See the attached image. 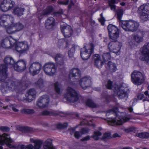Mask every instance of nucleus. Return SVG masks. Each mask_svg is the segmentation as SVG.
<instances>
[{
	"label": "nucleus",
	"mask_w": 149,
	"mask_h": 149,
	"mask_svg": "<svg viewBox=\"0 0 149 149\" xmlns=\"http://www.w3.org/2000/svg\"><path fill=\"white\" fill-rule=\"evenodd\" d=\"M131 76L132 81L136 85H140L144 81V75L139 71H134L132 72Z\"/></svg>",
	"instance_id": "0eeeda50"
},
{
	"label": "nucleus",
	"mask_w": 149,
	"mask_h": 149,
	"mask_svg": "<svg viewBox=\"0 0 149 149\" xmlns=\"http://www.w3.org/2000/svg\"><path fill=\"white\" fill-rule=\"evenodd\" d=\"M101 60L100 57L98 54H95L93 56V60L94 62Z\"/></svg>",
	"instance_id": "bf43d9fd"
},
{
	"label": "nucleus",
	"mask_w": 149,
	"mask_h": 149,
	"mask_svg": "<svg viewBox=\"0 0 149 149\" xmlns=\"http://www.w3.org/2000/svg\"><path fill=\"white\" fill-rule=\"evenodd\" d=\"M13 141L10 138L8 134L4 133L2 135H0V145H3L6 144L7 146L10 148H18L19 149H26V146L24 145H19L15 147L12 144Z\"/></svg>",
	"instance_id": "7ed1b4c3"
},
{
	"label": "nucleus",
	"mask_w": 149,
	"mask_h": 149,
	"mask_svg": "<svg viewBox=\"0 0 149 149\" xmlns=\"http://www.w3.org/2000/svg\"><path fill=\"white\" fill-rule=\"evenodd\" d=\"M21 112L22 113L28 114H33L34 113V111L33 109H23L21 110Z\"/></svg>",
	"instance_id": "79ce46f5"
},
{
	"label": "nucleus",
	"mask_w": 149,
	"mask_h": 149,
	"mask_svg": "<svg viewBox=\"0 0 149 149\" xmlns=\"http://www.w3.org/2000/svg\"><path fill=\"white\" fill-rule=\"evenodd\" d=\"M122 44L118 41H111L108 45V48L109 51L117 54L120 50Z\"/></svg>",
	"instance_id": "ddd939ff"
},
{
	"label": "nucleus",
	"mask_w": 149,
	"mask_h": 149,
	"mask_svg": "<svg viewBox=\"0 0 149 149\" xmlns=\"http://www.w3.org/2000/svg\"><path fill=\"white\" fill-rule=\"evenodd\" d=\"M119 112L118 111V108L114 107L112 109L109 110L106 114V116H110L111 117L108 118L111 119L108 121L109 125H113L114 124L120 125L123 123L127 121L130 118L126 117H124L123 118H120L118 116V113Z\"/></svg>",
	"instance_id": "f03ea898"
},
{
	"label": "nucleus",
	"mask_w": 149,
	"mask_h": 149,
	"mask_svg": "<svg viewBox=\"0 0 149 149\" xmlns=\"http://www.w3.org/2000/svg\"><path fill=\"white\" fill-rule=\"evenodd\" d=\"M140 14V18L141 20L146 21L149 20L148 13L139 12Z\"/></svg>",
	"instance_id": "c9c22d12"
},
{
	"label": "nucleus",
	"mask_w": 149,
	"mask_h": 149,
	"mask_svg": "<svg viewBox=\"0 0 149 149\" xmlns=\"http://www.w3.org/2000/svg\"><path fill=\"white\" fill-rule=\"evenodd\" d=\"M69 2V0H65L64 1L58 0L57 3L59 4L66 5L68 4Z\"/></svg>",
	"instance_id": "052dcab7"
},
{
	"label": "nucleus",
	"mask_w": 149,
	"mask_h": 149,
	"mask_svg": "<svg viewBox=\"0 0 149 149\" xmlns=\"http://www.w3.org/2000/svg\"><path fill=\"white\" fill-rule=\"evenodd\" d=\"M81 76V71L77 68H74L72 69L70 71L69 77H76V79L79 78Z\"/></svg>",
	"instance_id": "4be33fe9"
},
{
	"label": "nucleus",
	"mask_w": 149,
	"mask_h": 149,
	"mask_svg": "<svg viewBox=\"0 0 149 149\" xmlns=\"http://www.w3.org/2000/svg\"><path fill=\"white\" fill-rule=\"evenodd\" d=\"M139 26V22L132 20L123 21L121 24L122 27L125 31L133 32L136 31Z\"/></svg>",
	"instance_id": "20e7f679"
},
{
	"label": "nucleus",
	"mask_w": 149,
	"mask_h": 149,
	"mask_svg": "<svg viewBox=\"0 0 149 149\" xmlns=\"http://www.w3.org/2000/svg\"><path fill=\"white\" fill-rule=\"evenodd\" d=\"M68 124L67 123L62 124L61 123L58 124L57 125V127L59 128H63L66 127L68 126Z\"/></svg>",
	"instance_id": "e2e57ef3"
},
{
	"label": "nucleus",
	"mask_w": 149,
	"mask_h": 149,
	"mask_svg": "<svg viewBox=\"0 0 149 149\" xmlns=\"http://www.w3.org/2000/svg\"><path fill=\"white\" fill-rule=\"evenodd\" d=\"M79 84L81 87L84 89L90 86L91 84V77L86 76L82 78L79 81Z\"/></svg>",
	"instance_id": "dca6fc26"
},
{
	"label": "nucleus",
	"mask_w": 149,
	"mask_h": 149,
	"mask_svg": "<svg viewBox=\"0 0 149 149\" xmlns=\"http://www.w3.org/2000/svg\"><path fill=\"white\" fill-rule=\"evenodd\" d=\"M24 9L21 7H16L14 10L13 13L17 16H21L23 14Z\"/></svg>",
	"instance_id": "cd10ccee"
},
{
	"label": "nucleus",
	"mask_w": 149,
	"mask_h": 149,
	"mask_svg": "<svg viewBox=\"0 0 149 149\" xmlns=\"http://www.w3.org/2000/svg\"><path fill=\"white\" fill-rule=\"evenodd\" d=\"M56 63L59 65H63L64 63L63 56L61 54H57L54 57Z\"/></svg>",
	"instance_id": "393cba45"
},
{
	"label": "nucleus",
	"mask_w": 149,
	"mask_h": 149,
	"mask_svg": "<svg viewBox=\"0 0 149 149\" xmlns=\"http://www.w3.org/2000/svg\"><path fill=\"white\" fill-rule=\"evenodd\" d=\"M123 11L121 9H118L117 11V17L118 19L120 20L123 14Z\"/></svg>",
	"instance_id": "603ef678"
},
{
	"label": "nucleus",
	"mask_w": 149,
	"mask_h": 149,
	"mask_svg": "<svg viewBox=\"0 0 149 149\" xmlns=\"http://www.w3.org/2000/svg\"><path fill=\"white\" fill-rule=\"evenodd\" d=\"M7 67L6 65L2 64L0 65V81H4L7 78Z\"/></svg>",
	"instance_id": "a211bd4d"
},
{
	"label": "nucleus",
	"mask_w": 149,
	"mask_h": 149,
	"mask_svg": "<svg viewBox=\"0 0 149 149\" xmlns=\"http://www.w3.org/2000/svg\"><path fill=\"white\" fill-rule=\"evenodd\" d=\"M80 132L82 134H85L89 132V130L87 127L83 128L81 129Z\"/></svg>",
	"instance_id": "680f3d73"
},
{
	"label": "nucleus",
	"mask_w": 149,
	"mask_h": 149,
	"mask_svg": "<svg viewBox=\"0 0 149 149\" xmlns=\"http://www.w3.org/2000/svg\"><path fill=\"white\" fill-rule=\"evenodd\" d=\"M27 62L24 59L19 60L14 65L15 70L18 72H22L26 68Z\"/></svg>",
	"instance_id": "2eb2a0df"
},
{
	"label": "nucleus",
	"mask_w": 149,
	"mask_h": 149,
	"mask_svg": "<svg viewBox=\"0 0 149 149\" xmlns=\"http://www.w3.org/2000/svg\"><path fill=\"white\" fill-rule=\"evenodd\" d=\"M43 147L45 149H54L52 144V140L51 139H47L43 143Z\"/></svg>",
	"instance_id": "b1692460"
},
{
	"label": "nucleus",
	"mask_w": 149,
	"mask_h": 149,
	"mask_svg": "<svg viewBox=\"0 0 149 149\" xmlns=\"http://www.w3.org/2000/svg\"><path fill=\"white\" fill-rule=\"evenodd\" d=\"M35 84L37 87L40 88L43 87L44 86L43 80L41 79H39L35 83Z\"/></svg>",
	"instance_id": "ea45409f"
},
{
	"label": "nucleus",
	"mask_w": 149,
	"mask_h": 149,
	"mask_svg": "<svg viewBox=\"0 0 149 149\" xmlns=\"http://www.w3.org/2000/svg\"><path fill=\"white\" fill-rule=\"evenodd\" d=\"M61 30L64 37L66 38L70 37L73 33L71 27L69 25L61 26Z\"/></svg>",
	"instance_id": "f3484780"
},
{
	"label": "nucleus",
	"mask_w": 149,
	"mask_h": 149,
	"mask_svg": "<svg viewBox=\"0 0 149 149\" xmlns=\"http://www.w3.org/2000/svg\"><path fill=\"white\" fill-rule=\"evenodd\" d=\"M140 51L142 56L141 60L146 63L149 64V42L141 47Z\"/></svg>",
	"instance_id": "6e6552de"
},
{
	"label": "nucleus",
	"mask_w": 149,
	"mask_h": 149,
	"mask_svg": "<svg viewBox=\"0 0 149 149\" xmlns=\"http://www.w3.org/2000/svg\"><path fill=\"white\" fill-rule=\"evenodd\" d=\"M29 46L26 41L18 42L15 46V49L20 53H23L28 50Z\"/></svg>",
	"instance_id": "f8f14e48"
},
{
	"label": "nucleus",
	"mask_w": 149,
	"mask_h": 149,
	"mask_svg": "<svg viewBox=\"0 0 149 149\" xmlns=\"http://www.w3.org/2000/svg\"><path fill=\"white\" fill-rule=\"evenodd\" d=\"M40 115L43 116H50V111L45 110L42 111Z\"/></svg>",
	"instance_id": "338daca9"
},
{
	"label": "nucleus",
	"mask_w": 149,
	"mask_h": 149,
	"mask_svg": "<svg viewBox=\"0 0 149 149\" xmlns=\"http://www.w3.org/2000/svg\"><path fill=\"white\" fill-rule=\"evenodd\" d=\"M1 45L4 48H8L10 47V42L8 38H6L2 40Z\"/></svg>",
	"instance_id": "473e14b6"
},
{
	"label": "nucleus",
	"mask_w": 149,
	"mask_h": 149,
	"mask_svg": "<svg viewBox=\"0 0 149 149\" xmlns=\"http://www.w3.org/2000/svg\"><path fill=\"white\" fill-rule=\"evenodd\" d=\"M54 86L56 93L58 94H60L62 89L61 84L59 82H57L54 84Z\"/></svg>",
	"instance_id": "c85d7f7f"
},
{
	"label": "nucleus",
	"mask_w": 149,
	"mask_h": 149,
	"mask_svg": "<svg viewBox=\"0 0 149 149\" xmlns=\"http://www.w3.org/2000/svg\"><path fill=\"white\" fill-rule=\"evenodd\" d=\"M4 61L6 64L10 67L13 66L15 63L14 59L10 56H6L4 58Z\"/></svg>",
	"instance_id": "5701e85b"
},
{
	"label": "nucleus",
	"mask_w": 149,
	"mask_h": 149,
	"mask_svg": "<svg viewBox=\"0 0 149 149\" xmlns=\"http://www.w3.org/2000/svg\"><path fill=\"white\" fill-rule=\"evenodd\" d=\"M76 46H77L76 45H72V47L68 51V55L70 58H72L73 56L74 53L75 52Z\"/></svg>",
	"instance_id": "37998d69"
},
{
	"label": "nucleus",
	"mask_w": 149,
	"mask_h": 149,
	"mask_svg": "<svg viewBox=\"0 0 149 149\" xmlns=\"http://www.w3.org/2000/svg\"><path fill=\"white\" fill-rule=\"evenodd\" d=\"M6 31L7 33L10 34L14 33L16 31L14 27L10 25L7 27Z\"/></svg>",
	"instance_id": "de8ad7c7"
},
{
	"label": "nucleus",
	"mask_w": 149,
	"mask_h": 149,
	"mask_svg": "<svg viewBox=\"0 0 149 149\" xmlns=\"http://www.w3.org/2000/svg\"><path fill=\"white\" fill-rule=\"evenodd\" d=\"M49 98L47 95H44L40 97L36 102V105L41 109L47 107L49 104Z\"/></svg>",
	"instance_id": "1a4fd4ad"
},
{
	"label": "nucleus",
	"mask_w": 149,
	"mask_h": 149,
	"mask_svg": "<svg viewBox=\"0 0 149 149\" xmlns=\"http://www.w3.org/2000/svg\"><path fill=\"white\" fill-rule=\"evenodd\" d=\"M44 70L46 74L50 76H53L56 70L54 63L51 62L47 63L45 65Z\"/></svg>",
	"instance_id": "9b49d317"
},
{
	"label": "nucleus",
	"mask_w": 149,
	"mask_h": 149,
	"mask_svg": "<svg viewBox=\"0 0 149 149\" xmlns=\"http://www.w3.org/2000/svg\"><path fill=\"white\" fill-rule=\"evenodd\" d=\"M7 22L9 25L13 26V24H14V17L11 15H7Z\"/></svg>",
	"instance_id": "58836bf2"
},
{
	"label": "nucleus",
	"mask_w": 149,
	"mask_h": 149,
	"mask_svg": "<svg viewBox=\"0 0 149 149\" xmlns=\"http://www.w3.org/2000/svg\"><path fill=\"white\" fill-rule=\"evenodd\" d=\"M95 65L98 68H101L104 64V62L101 60L94 62Z\"/></svg>",
	"instance_id": "3c124183"
},
{
	"label": "nucleus",
	"mask_w": 149,
	"mask_h": 149,
	"mask_svg": "<svg viewBox=\"0 0 149 149\" xmlns=\"http://www.w3.org/2000/svg\"><path fill=\"white\" fill-rule=\"evenodd\" d=\"M12 26L14 27L16 31H21L24 28V25L19 22L13 24Z\"/></svg>",
	"instance_id": "c756f323"
},
{
	"label": "nucleus",
	"mask_w": 149,
	"mask_h": 149,
	"mask_svg": "<svg viewBox=\"0 0 149 149\" xmlns=\"http://www.w3.org/2000/svg\"><path fill=\"white\" fill-rule=\"evenodd\" d=\"M102 135V133L99 131L94 132L92 137L95 140H97L99 139V137Z\"/></svg>",
	"instance_id": "c03bdc74"
},
{
	"label": "nucleus",
	"mask_w": 149,
	"mask_h": 149,
	"mask_svg": "<svg viewBox=\"0 0 149 149\" xmlns=\"http://www.w3.org/2000/svg\"><path fill=\"white\" fill-rule=\"evenodd\" d=\"M82 135L81 132H80L79 131H76L74 133V136L77 139H79Z\"/></svg>",
	"instance_id": "69168bd1"
},
{
	"label": "nucleus",
	"mask_w": 149,
	"mask_h": 149,
	"mask_svg": "<svg viewBox=\"0 0 149 149\" xmlns=\"http://www.w3.org/2000/svg\"><path fill=\"white\" fill-rule=\"evenodd\" d=\"M139 12L149 13V3L144 4L139 8Z\"/></svg>",
	"instance_id": "a878e982"
},
{
	"label": "nucleus",
	"mask_w": 149,
	"mask_h": 149,
	"mask_svg": "<svg viewBox=\"0 0 149 149\" xmlns=\"http://www.w3.org/2000/svg\"><path fill=\"white\" fill-rule=\"evenodd\" d=\"M27 86L22 81L16 79H7L4 83L1 91L4 94H6L9 90L20 92L25 89Z\"/></svg>",
	"instance_id": "f257e3e1"
},
{
	"label": "nucleus",
	"mask_w": 149,
	"mask_h": 149,
	"mask_svg": "<svg viewBox=\"0 0 149 149\" xmlns=\"http://www.w3.org/2000/svg\"><path fill=\"white\" fill-rule=\"evenodd\" d=\"M50 111V116H56L58 115L61 112L58 111Z\"/></svg>",
	"instance_id": "4d7b16f0"
},
{
	"label": "nucleus",
	"mask_w": 149,
	"mask_h": 149,
	"mask_svg": "<svg viewBox=\"0 0 149 149\" xmlns=\"http://www.w3.org/2000/svg\"><path fill=\"white\" fill-rule=\"evenodd\" d=\"M107 68L111 72H114L117 70V67L116 64L111 62L109 61L107 63Z\"/></svg>",
	"instance_id": "bb28decb"
},
{
	"label": "nucleus",
	"mask_w": 149,
	"mask_h": 149,
	"mask_svg": "<svg viewBox=\"0 0 149 149\" xmlns=\"http://www.w3.org/2000/svg\"><path fill=\"white\" fill-rule=\"evenodd\" d=\"M33 142L34 143V149H40L42 144V141L39 140H33Z\"/></svg>",
	"instance_id": "72a5a7b5"
},
{
	"label": "nucleus",
	"mask_w": 149,
	"mask_h": 149,
	"mask_svg": "<svg viewBox=\"0 0 149 149\" xmlns=\"http://www.w3.org/2000/svg\"><path fill=\"white\" fill-rule=\"evenodd\" d=\"M111 137V134L110 133H105L104 134L102 139L105 141L106 139H110Z\"/></svg>",
	"instance_id": "13d9d810"
},
{
	"label": "nucleus",
	"mask_w": 149,
	"mask_h": 149,
	"mask_svg": "<svg viewBox=\"0 0 149 149\" xmlns=\"http://www.w3.org/2000/svg\"><path fill=\"white\" fill-rule=\"evenodd\" d=\"M7 15H3L0 16V25L1 26H6L5 24L7 22Z\"/></svg>",
	"instance_id": "e433bc0d"
},
{
	"label": "nucleus",
	"mask_w": 149,
	"mask_h": 149,
	"mask_svg": "<svg viewBox=\"0 0 149 149\" xmlns=\"http://www.w3.org/2000/svg\"><path fill=\"white\" fill-rule=\"evenodd\" d=\"M0 10L3 12L7 11L9 10L8 8L6 5L5 3L3 1L1 3L0 5Z\"/></svg>",
	"instance_id": "49530a36"
},
{
	"label": "nucleus",
	"mask_w": 149,
	"mask_h": 149,
	"mask_svg": "<svg viewBox=\"0 0 149 149\" xmlns=\"http://www.w3.org/2000/svg\"><path fill=\"white\" fill-rule=\"evenodd\" d=\"M65 99L68 102L74 103L79 99V95L78 93L72 88L69 87L65 95Z\"/></svg>",
	"instance_id": "39448f33"
},
{
	"label": "nucleus",
	"mask_w": 149,
	"mask_h": 149,
	"mask_svg": "<svg viewBox=\"0 0 149 149\" xmlns=\"http://www.w3.org/2000/svg\"><path fill=\"white\" fill-rule=\"evenodd\" d=\"M36 92L34 89H30L26 93V96L29 102H31L35 97Z\"/></svg>",
	"instance_id": "412c9836"
},
{
	"label": "nucleus",
	"mask_w": 149,
	"mask_h": 149,
	"mask_svg": "<svg viewBox=\"0 0 149 149\" xmlns=\"http://www.w3.org/2000/svg\"><path fill=\"white\" fill-rule=\"evenodd\" d=\"M86 104L90 107L95 108L98 107V105L95 103L91 100L88 99L86 102Z\"/></svg>",
	"instance_id": "2f4dec72"
},
{
	"label": "nucleus",
	"mask_w": 149,
	"mask_h": 149,
	"mask_svg": "<svg viewBox=\"0 0 149 149\" xmlns=\"http://www.w3.org/2000/svg\"><path fill=\"white\" fill-rule=\"evenodd\" d=\"M115 93L117 94L118 97L120 99L125 98L126 99L128 97L127 92L123 89L122 87H120L116 85L115 87Z\"/></svg>",
	"instance_id": "4468645a"
},
{
	"label": "nucleus",
	"mask_w": 149,
	"mask_h": 149,
	"mask_svg": "<svg viewBox=\"0 0 149 149\" xmlns=\"http://www.w3.org/2000/svg\"><path fill=\"white\" fill-rule=\"evenodd\" d=\"M53 10L52 7L49 6L47 7L42 12V14L44 15H47L50 14Z\"/></svg>",
	"instance_id": "4c0bfd02"
},
{
	"label": "nucleus",
	"mask_w": 149,
	"mask_h": 149,
	"mask_svg": "<svg viewBox=\"0 0 149 149\" xmlns=\"http://www.w3.org/2000/svg\"><path fill=\"white\" fill-rule=\"evenodd\" d=\"M0 130L3 132H8L10 131V128L7 126H3L0 127Z\"/></svg>",
	"instance_id": "0e129e2a"
},
{
	"label": "nucleus",
	"mask_w": 149,
	"mask_h": 149,
	"mask_svg": "<svg viewBox=\"0 0 149 149\" xmlns=\"http://www.w3.org/2000/svg\"><path fill=\"white\" fill-rule=\"evenodd\" d=\"M109 34L118 35H119V32L118 29L115 26L109 24L108 26Z\"/></svg>",
	"instance_id": "aec40b11"
},
{
	"label": "nucleus",
	"mask_w": 149,
	"mask_h": 149,
	"mask_svg": "<svg viewBox=\"0 0 149 149\" xmlns=\"http://www.w3.org/2000/svg\"><path fill=\"white\" fill-rule=\"evenodd\" d=\"M94 46L92 43L86 44L81 49V56L83 60H87L93 52Z\"/></svg>",
	"instance_id": "423d86ee"
},
{
	"label": "nucleus",
	"mask_w": 149,
	"mask_h": 149,
	"mask_svg": "<svg viewBox=\"0 0 149 149\" xmlns=\"http://www.w3.org/2000/svg\"><path fill=\"white\" fill-rule=\"evenodd\" d=\"M143 36H141L139 35L136 34L133 36V39L137 43H140L143 40Z\"/></svg>",
	"instance_id": "a18cd8bd"
},
{
	"label": "nucleus",
	"mask_w": 149,
	"mask_h": 149,
	"mask_svg": "<svg viewBox=\"0 0 149 149\" xmlns=\"http://www.w3.org/2000/svg\"><path fill=\"white\" fill-rule=\"evenodd\" d=\"M115 0H111L109 1V6L111 7V10L114 11L116 9V6L114 4L116 3Z\"/></svg>",
	"instance_id": "09e8293b"
},
{
	"label": "nucleus",
	"mask_w": 149,
	"mask_h": 149,
	"mask_svg": "<svg viewBox=\"0 0 149 149\" xmlns=\"http://www.w3.org/2000/svg\"><path fill=\"white\" fill-rule=\"evenodd\" d=\"M42 68V65L38 62L31 63L29 67V72L31 75L34 76L39 73Z\"/></svg>",
	"instance_id": "9d476101"
},
{
	"label": "nucleus",
	"mask_w": 149,
	"mask_h": 149,
	"mask_svg": "<svg viewBox=\"0 0 149 149\" xmlns=\"http://www.w3.org/2000/svg\"><path fill=\"white\" fill-rule=\"evenodd\" d=\"M102 57L104 62L110 59L111 57L110 53L107 52L104 53L102 55Z\"/></svg>",
	"instance_id": "8fccbe9b"
},
{
	"label": "nucleus",
	"mask_w": 149,
	"mask_h": 149,
	"mask_svg": "<svg viewBox=\"0 0 149 149\" xmlns=\"http://www.w3.org/2000/svg\"><path fill=\"white\" fill-rule=\"evenodd\" d=\"M3 1L9 10L11 9L15 5V2L11 0H3Z\"/></svg>",
	"instance_id": "f704fd0d"
},
{
	"label": "nucleus",
	"mask_w": 149,
	"mask_h": 149,
	"mask_svg": "<svg viewBox=\"0 0 149 149\" xmlns=\"http://www.w3.org/2000/svg\"><path fill=\"white\" fill-rule=\"evenodd\" d=\"M135 128L134 127L132 126L127 128L124 129V130L125 132L129 133L134 131H135Z\"/></svg>",
	"instance_id": "5fc2aeb1"
},
{
	"label": "nucleus",
	"mask_w": 149,
	"mask_h": 149,
	"mask_svg": "<svg viewBox=\"0 0 149 149\" xmlns=\"http://www.w3.org/2000/svg\"><path fill=\"white\" fill-rule=\"evenodd\" d=\"M135 136L141 139H147L149 137V133L148 132L137 133L136 134Z\"/></svg>",
	"instance_id": "7c9ffc66"
},
{
	"label": "nucleus",
	"mask_w": 149,
	"mask_h": 149,
	"mask_svg": "<svg viewBox=\"0 0 149 149\" xmlns=\"http://www.w3.org/2000/svg\"><path fill=\"white\" fill-rule=\"evenodd\" d=\"M9 40L10 42V47L14 45H15V46L16 43L17 42L16 40L12 38H10L9 39Z\"/></svg>",
	"instance_id": "6e6d98bb"
},
{
	"label": "nucleus",
	"mask_w": 149,
	"mask_h": 149,
	"mask_svg": "<svg viewBox=\"0 0 149 149\" xmlns=\"http://www.w3.org/2000/svg\"><path fill=\"white\" fill-rule=\"evenodd\" d=\"M18 129L22 132H30L32 131V129L31 128L28 127H20L18 128Z\"/></svg>",
	"instance_id": "a19ab883"
},
{
	"label": "nucleus",
	"mask_w": 149,
	"mask_h": 149,
	"mask_svg": "<svg viewBox=\"0 0 149 149\" xmlns=\"http://www.w3.org/2000/svg\"><path fill=\"white\" fill-rule=\"evenodd\" d=\"M109 38L112 41H117V39L119 37V35H118L109 34Z\"/></svg>",
	"instance_id": "864d4df0"
},
{
	"label": "nucleus",
	"mask_w": 149,
	"mask_h": 149,
	"mask_svg": "<svg viewBox=\"0 0 149 149\" xmlns=\"http://www.w3.org/2000/svg\"><path fill=\"white\" fill-rule=\"evenodd\" d=\"M55 24V20L52 17H49L45 21V26L46 29H53Z\"/></svg>",
	"instance_id": "6ab92c4d"
},
{
	"label": "nucleus",
	"mask_w": 149,
	"mask_h": 149,
	"mask_svg": "<svg viewBox=\"0 0 149 149\" xmlns=\"http://www.w3.org/2000/svg\"><path fill=\"white\" fill-rule=\"evenodd\" d=\"M112 82L110 81L109 80L106 85V86L107 88L111 89L112 87Z\"/></svg>",
	"instance_id": "774afa93"
}]
</instances>
